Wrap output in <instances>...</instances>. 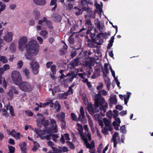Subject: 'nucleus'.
<instances>
[{"label":"nucleus","instance_id":"f8f14e48","mask_svg":"<svg viewBox=\"0 0 153 153\" xmlns=\"http://www.w3.org/2000/svg\"><path fill=\"white\" fill-rule=\"evenodd\" d=\"M13 37V33L11 32H8L5 33V35L3 36V39L6 42H9L12 41Z\"/></svg>","mask_w":153,"mask_h":153},{"label":"nucleus","instance_id":"a878e982","mask_svg":"<svg viewBox=\"0 0 153 153\" xmlns=\"http://www.w3.org/2000/svg\"><path fill=\"white\" fill-rule=\"evenodd\" d=\"M34 2L36 4L39 5H43L45 4L46 2L45 0H33Z\"/></svg>","mask_w":153,"mask_h":153},{"label":"nucleus","instance_id":"9d476101","mask_svg":"<svg viewBox=\"0 0 153 153\" xmlns=\"http://www.w3.org/2000/svg\"><path fill=\"white\" fill-rule=\"evenodd\" d=\"M95 25L96 26L97 28L99 30L100 32H102L105 28L103 23H100L98 18H97L94 20Z\"/></svg>","mask_w":153,"mask_h":153},{"label":"nucleus","instance_id":"473e14b6","mask_svg":"<svg viewBox=\"0 0 153 153\" xmlns=\"http://www.w3.org/2000/svg\"><path fill=\"white\" fill-rule=\"evenodd\" d=\"M84 58L85 59H86L88 60L87 61H86V65L88 64V62H94L95 60V59L94 58H91L90 57H89V56H88L87 57H84Z\"/></svg>","mask_w":153,"mask_h":153},{"label":"nucleus","instance_id":"f257e3e1","mask_svg":"<svg viewBox=\"0 0 153 153\" xmlns=\"http://www.w3.org/2000/svg\"><path fill=\"white\" fill-rule=\"evenodd\" d=\"M98 93L96 95L94 98L95 102L94 106L91 103H88L87 105L88 110L91 115L99 111L100 109L99 107L100 105L101 106L102 109L104 112L106 111L107 108H108L107 103L105 102V99L101 96V95H106V91L104 90H102L99 91Z\"/></svg>","mask_w":153,"mask_h":153},{"label":"nucleus","instance_id":"c756f323","mask_svg":"<svg viewBox=\"0 0 153 153\" xmlns=\"http://www.w3.org/2000/svg\"><path fill=\"white\" fill-rule=\"evenodd\" d=\"M113 112L115 114L114 115L113 114L112 111L111 110L109 111H108V114H110L111 115H112L113 114V117H116L117 116H118V111H117L116 110H114L113 111Z\"/></svg>","mask_w":153,"mask_h":153},{"label":"nucleus","instance_id":"20e7f679","mask_svg":"<svg viewBox=\"0 0 153 153\" xmlns=\"http://www.w3.org/2000/svg\"><path fill=\"white\" fill-rule=\"evenodd\" d=\"M29 56L27 57L25 56L26 59L31 61L30 63V68L32 69V71L33 74L35 75L39 73L38 69L39 68V65L38 63L35 61V58L33 57L31 53L29 54Z\"/></svg>","mask_w":153,"mask_h":153},{"label":"nucleus","instance_id":"5fc2aeb1","mask_svg":"<svg viewBox=\"0 0 153 153\" xmlns=\"http://www.w3.org/2000/svg\"><path fill=\"white\" fill-rule=\"evenodd\" d=\"M83 10L82 9V8L80 9H78L77 11H76L75 14L77 16H79L80 14H82V13Z\"/></svg>","mask_w":153,"mask_h":153},{"label":"nucleus","instance_id":"dca6fc26","mask_svg":"<svg viewBox=\"0 0 153 153\" xmlns=\"http://www.w3.org/2000/svg\"><path fill=\"white\" fill-rule=\"evenodd\" d=\"M22 152H25L27 151L26 144L25 142L20 143L19 144Z\"/></svg>","mask_w":153,"mask_h":153},{"label":"nucleus","instance_id":"774afa93","mask_svg":"<svg viewBox=\"0 0 153 153\" xmlns=\"http://www.w3.org/2000/svg\"><path fill=\"white\" fill-rule=\"evenodd\" d=\"M10 68V66L8 64H5L3 66V69L4 71L9 69Z\"/></svg>","mask_w":153,"mask_h":153},{"label":"nucleus","instance_id":"0eeeda50","mask_svg":"<svg viewBox=\"0 0 153 153\" xmlns=\"http://www.w3.org/2000/svg\"><path fill=\"white\" fill-rule=\"evenodd\" d=\"M103 121L105 126L102 128V132L105 134L107 133L108 131H111L113 128L111 121L106 118H103Z\"/></svg>","mask_w":153,"mask_h":153},{"label":"nucleus","instance_id":"f3484780","mask_svg":"<svg viewBox=\"0 0 153 153\" xmlns=\"http://www.w3.org/2000/svg\"><path fill=\"white\" fill-rule=\"evenodd\" d=\"M100 69H96L94 72L93 74L91 76V78L92 79H95L97 77L99 76L100 75Z\"/></svg>","mask_w":153,"mask_h":153},{"label":"nucleus","instance_id":"6e6552de","mask_svg":"<svg viewBox=\"0 0 153 153\" xmlns=\"http://www.w3.org/2000/svg\"><path fill=\"white\" fill-rule=\"evenodd\" d=\"M119 134H113L111 140V141L114 143V147H116L117 143L121 142L124 143V141L125 140V135L123 134L121 137L120 140Z\"/></svg>","mask_w":153,"mask_h":153},{"label":"nucleus","instance_id":"a18cd8bd","mask_svg":"<svg viewBox=\"0 0 153 153\" xmlns=\"http://www.w3.org/2000/svg\"><path fill=\"white\" fill-rule=\"evenodd\" d=\"M94 51L96 53L95 56H98L100 55H101V53L100 52V50L99 48H97L94 50Z\"/></svg>","mask_w":153,"mask_h":153},{"label":"nucleus","instance_id":"f704fd0d","mask_svg":"<svg viewBox=\"0 0 153 153\" xmlns=\"http://www.w3.org/2000/svg\"><path fill=\"white\" fill-rule=\"evenodd\" d=\"M114 36H113L111 38V39L109 41V43H108L107 47V48L108 49H110V48L113 45V43L114 42Z\"/></svg>","mask_w":153,"mask_h":153},{"label":"nucleus","instance_id":"412c9836","mask_svg":"<svg viewBox=\"0 0 153 153\" xmlns=\"http://www.w3.org/2000/svg\"><path fill=\"white\" fill-rule=\"evenodd\" d=\"M50 4V5L51 6H53L54 5V7L52 8V11H54L55 10L57 6V5L56 4V0H51Z\"/></svg>","mask_w":153,"mask_h":153},{"label":"nucleus","instance_id":"72a5a7b5","mask_svg":"<svg viewBox=\"0 0 153 153\" xmlns=\"http://www.w3.org/2000/svg\"><path fill=\"white\" fill-rule=\"evenodd\" d=\"M48 32L47 30H42L40 33V34L43 36L44 38H46L47 37Z\"/></svg>","mask_w":153,"mask_h":153},{"label":"nucleus","instance_id":"338daca9","mask_svg":"<svg viewBox=\"0 0 153 153\" xmlns=\"http://www.w3.org/2000/svg\"><path fill=\"white\" fill-rule=\"evenodd\" d=\"M86 145V146L87 148L90 149V150L91 149H93V148L92 147V146H91V145L89 144L88 142L86 143H85Z\"/></svg>","mask_w":153,"mask_h":153},{"label":"nucleus","instance_id":"3c124183","mask_svg":"<svg viewBox=\"0 0 153 153\" xmlns=\"http://www.w3.org/2000/svg\"><path fill=\"white\" fill-rule=\"evenodd\" d=\"M8 98L9 100H11L12 99L13 96V93L10 92V91H9V92H8Z\"/></svg>","mask_w":153,"mask_h":153},{"label":"nucleus","instance_id":"0e129e2a","mask_svg":"<svg viewBox=\"0 0 153 153\" xmlns=\"http://www.w3.org/2000/svg\"><path fill=\"white\" fill-rule=\"evenodd\" d=\"M59 98L60 99H62V98L66 99V97H65V96L64 93H61L59 94L58 95Z\"/></svg>","mask_w":153,"mask_h":153},{"label":"nucleus","instance_id":"4468645a","mask_svg":"<svg viewBox=\"0 0 153 153\" xmlns=\"http://www.w3.org/2000/svg\"><path fill=\"white\" fill-rule=\"evenodd\" d=\"M80 114L79 115H81V116H82V118H81V117H80V120H79V121H81L82 122L84 123H86V120L85 119V113L82 107L81 106L80 108Z\"/></svg>","mask_w":153,"mask_h":153},{"label":"nucleus","instance_id":"e433bc0d","mask_svg":"<svg viewBox=\"0 0 153 153\" xmlns=\"http://www.w3.org/2000/svg\"><path fill=\"white\" fill-rule=\"evenodd\" d=\"M93 42L97 44V45H101L103 42V39H100L99 40H94Z\"/></svg>","mask_w":153,"mask_h":153},{"label":"nucleus","instance_id":"603ef678","mask_svg":"<svg viewBox=\"0 0 153 153\" xmlns=\"http://www.w3.org/2000/svg\"><path fill=\"white\" fill-rule=\"evenodd\" d=\"M103 75L104 76V79L105 83H107L108 82H109V79L107 75L105 74L104 72H103Z\"/></svg>","mask_w":153,"mask_h":153},{"label":"nucleus","instance_id":"bf43d9fd","mask_svg":"<svg viewBox=\"0 0 153 153\" xmlns=\"http://www.w3.org/2000/svg\"><path fill=\"white\" fill-rule=\"evenodd\" d=\"M81 1L82 7L88 5L87 0H81Z\"/></svg>","mask_w":153,"mask_h":153},{"label":"nucleus","instance_id":"5701e85b","mask_svg":"<svg viewBox=\"0 0 153 153\" xmlns=\"http://www.w3.org/2000/svg\"><path fill=\"white\" fill-rule=\"evenodd\" d=\"M43 22H45L46 24L48 25H50L51 24V21L47 20L46 17H44L43 18L42 20H39L38 22V24L39 25H41Z\"/></svg>","mask_w":153,"mask_h":153},{"label":"nucleus","instance_id":"58836bf2","mask_svg":"<svg viewBox=\"0 0 153 153\" xmlns=\"http://www.w3.org/2000/svg\"><path fill=\"white\" fill-rule=\"evenodd\" d=\"M34 15L35 16V19L36 20H38L40 16V13L36 10H35L33 12Z\"/></svg>","mask_w":153,"mask_h":153},{"label":"nucleus","instance_id":"423d86ee","mask_svg":"<svg viewBox=\"0 0 153 153\" xmlns=\"http://www.w3.org/2000/svg\"><path fill=\"white\" fill-rule=\"evenodd\" d=\"M17 85L19 88L22 91L25 92H29L32 91L33 88L31 86L29 82L26 81H22Z\"/></svg>","mask_w":153,"mask_h":153},{"label":"nucleus","instance_id":"2f4dec72","mask_svg":"<svg viewBox=\"0 0 153 153\" xmlns=\"http://www.w3.org/2000/svg\"><path fill=\"white\" fill-rule=\"evenodd\" d=\"M9 91H10V92H12L13 94L14 93L16 94H19V91L14 86H12Z\"/></svg>","mask_w":153,"mask_h":153},{"label":"nucleus","instance_id":"13d9d810","mask_svg":"<svg viewBox=\"0 0 153 153\" xmlns=\"http://www.w3.org/2000/svg\"><path fill=\"white\" fill-rule=\"evenodd\" d=\"M82 139L83 140L85 143L88 142V140L84 136V134H80Z\"/></svg>","mask_w":153,"mask_h":153},{"label":"nucleus","instance_id":"a211bd4d","mask_svg":"<svg viewBox=\"0 0 153 153\" xmlns=\"http://www.w3.org/2000/svg\"><path fill=\"white\" fill-rule=\"evenodd\" d=\"M110 105L111 104H116L117 102V100L115 95H113L111 96L109 100Z\"/></svg>","mask_w":153,"mask_h":153},{"label":"nucleus","instance_id":"052dcab7","mask_svg":"<svg viewBox=\"0 0 153 153\" xmlns=\"http://www.w3.org/2000/svg\"><path fill=\"white\" fill-rule=\"evenodd\" d=\"M92 38V39L93 41V42L94 40H99L100 39H100V34H98L97 36L94 38L93 39V37H91Z\"/></svg>","mask_w":153,"mask_h":153},{"label":"nucleus","instance_id":"2eb2a0df","mask_svg":"<svg viewBox=\"0 0 153 153\" xmlns=\"http://www.w3.org/2000/svg\"><path fill=\"white\" fill-rule=\"evenodd\" d=\"M56 116L59 121H62L65 120V113L64 112L58 113L56 114Z\"/></svg>","mask_w":153,"mask_h":153},{"label":"nucleus","instance_id":"37998d69","mask_svg":"<svg viewBox=\"0 0 153 153\" xmlns=\"http://www.w3.org/2000/svg\"><path fill=\"white\" fill-rule=\"evenodd\" d=\"M95 6L96 7L97 9L99 10V12L100 13V14H101L102 12L103 11L101 6L98 3L95 4Z\"/></svg>","mask_w":153,"mask_h":153},{"label":"nucleus","instance_id":"cd10ccee","mask_svg":"<svg viewBox=\"0 0 153 153\" xmlns=\"http://www.w3.org/2000/svg\"><path fill=\"white\" fill-rule=\"evenodd\" d=\"M33 142H34V145L32 149V150L34 151H36L40 146L39 143L37 142L34 141H33Z\"/></svg>","mask_w":153,"mask_h":153},{"label":"nucleus","instance_id":"ddd939ff","mask_svg":"<svg viewBox=\"0 0 153 153\" xmlns=\"http://www.w3.org/2000/svg\"><path fill=\"white\" fill-rule=\"evenodd\" d=\"M81 54L82 53H80L79 55L71 62V65H72L73 66H76L79 64V60L82 58V57L81 56Z\"/></svg>","mask_w":153,"mask_h":153},{"label":"nucleus","instance_id":"c03bdc74","mask_svg":"<svg viewBox=\"0 0 153 153\" xmlns=\"http://www.w3.org/2000/svg\"><path fill=\"white\" fill-rule=\"evenodd\" d=\"M55 107L58 106V107L56 109V111L57 112H59L61 108V106L60 104L59 103V102L57 101L55 102L54 104Z\"/></svg>","mask_w":153,"mask_h":153},{"label":"nucleus","instance_id":"7c9ffc66","mask_svg":"<svg viewBox=\"0 0 153 153\" xmlns=\"http://www.w3.org/2000/svg\"><path fill=\"white\" fill-rule=\"evenodd\" d=\"M41 123L45 128L46 126H48L49 124V121L48 120H41Z\"/></svg>","mask_w":153,"mask_h":153},{"label":"nucleus","instance_id":"4c0bfd02","mask_svg":"<svg viewBox=\"0 0 153 153\" xmlns=\"http://www.w3.org/2000/svg\"><path fill=\"white\" fill-rule=\"evenodd\" d=\"M85 24L88 25L89 26V27H91V28L92 29L93 28V25L91 23V21L90 19H87L86 20Z\"/></svg>","mask_w":153,"mask_h":153},{"label":"nucleus","instance_id":"ea45409f","mask_svg":"<svg viewBox=\"0 0 153 153\" xmlns=\"http://www.w3.org/2000/svg\"><path fill=\"white\" fill-rule=\"evenodd\" d=\"M8 148L9 150V152L8 153H14L15 150V148L12 146H8Z\"/></svg>","mask_w":153,"mask_h":153},{"label":"nucleus","instance_id":"79ce46f5","mask_svg":"<svg viewBox=\"0 0 153 153\" xmlns=\"http://www.w3.org/2000/svg\"><path fill=\"white\" fill-rule=\"evenodd\" d=\"M2 115L6 117H7L9 116V114L7 112V110L5 109H3L2 111Z\"/></svg>","mask_w":153,"mask_h":153},{"label":"nucleus","instance_id":"39448f33","mask_svg":"<svg viewBox=\"0 0 153 153\" xmlns=\"http://www.w3.org/2000/svg\"><path fill=\"white\" fill-rule=\"evenodd\" d=\"M11 77L13 83L16 85H19L22 81V76L18 71H13L11 74Z\"/></svg>","mask_w":153,"mask_h":153},{"label":"nucleus","instance_id":"864d4df0","mask_svg":"<svg viewBox=\"0 0 153 153\" xmlns=\"http://www.w3.org/2000/svg\"><path fill=\"white\" fill-rule=\"evenodd\" d=\"M120 131L121 133H125L126 131V127L125 125L121 126L120 128Z\"/></svg>","mask_w":153,"mask_h":153},{"label":"nucleus","instance_id":"49530a36","mask_svg":"<svg viewBox=\"0 0 153 153\" xmlns=\"http://www.w3.org/2000/svg\"><path fill=\"white\" fill-rule=\"evenodd\" d=\"M16 140H19L23 137L22 134H10Z\"/></svg>","mask_w":153,"mask_h":153},{"label":"nucleus","instance_id":"4d7b16f0","mask_svg":"<svg viewBox=\"0 0 153 153\" xmlns=\"http://www.w3.org/2000/svg\"><path fill=\"white\" fill-rule=\"evenodd\" d=\"M9 110H10V114L12 116H13L14 114L13 107L12 106H9Z\"/></svg>","mask_w":153,"mask_h":153},{"label":"nucleus","instance_id":"6ab92c4d","mask_svg":"<svg viewBox=\"0 0 153 153\" xmlns=\"http://www.w3.org/2000/svg\"><path fill=\"white\" fill-rule=\"evenodd\" d=\"M43 134H38L37 136L36 137H40L41 139H46L47 140H49L51 139V135L49 134H47L46 136H43L42 135Z\"/></svg>","mask_w":153,"mask_h":153},{"label":"nucleus","instance_id":"e2e57ef3","mask_svg":"<svg viewBox=\"0 0 153 153\" xmlns=\"http://www.w3.org/2000/svg\"><path fill=\"white\" fill-rule=\"evenodd\" d=\"M0 6H1V7L0 9V13L3 10H4L6 8V5L5 4H1L0 5Z\"/></svg>","mask_w":153,"mask_h":153},{"label":"nucleus","instance_id":"393cba45","mask_svg":"<svg viewBox=\"0 0 153 153\" xmlns=\"http://www.w3.org/2000/svg\"><path fill=\"white\" fill-rule=\"evenodd\" d=\"M53 18L55 21L58 22H60L62 19L61 16L58 14L55 15L53 16Z\"/></svg>","mask_w":153,"mask_h":153},{"label":"nucleus","instance_id":"b1692460","mask_svg":"<svg viewBox=\"0 0 153 153\" xmlns=\"http://www.w3.org/2000/svg\"><path fill=\"white\" fill-rule=\"evenodd\" d=\"M3 84V85L5 88L7 86V83L6 81L4 78L2 76L0 75V84Z\"/></svg>","mask_w":153,"mask_h":153},{"label":"nucleus","instance_id":"bb28decb","mask_svg":"<svg viewBox=\"0 0 153 153\" xmlns=\"http://www.w3.org/2000/svg\"><path fill=\"white\" fill-rule=\"evenodd\" d=\"M75 36L76 37L77 36V35L75 34V33H72L70 37L68 39L69 42L71 44H73L74 43V39L72 37V36Z\"/></svg>","mask_w":153,"mask_h":153},{"label":"nucleus","instance_id":"6e6d98bb","mask_svg":"<svg viewBox=\"0 0 153 153\" xmlns=\"http://www.w3.org/2000/svg\"><path fill=\"white\" fill-rule=\"evenodd\" d=\"M113 124L114 127V128L115 130H118L119 128V126L120 125L118 124L115 121H114Z\"/></svg>","mask_w":153,"mask_h":153},{"label":"nucleus","instance_id":"9b49d317","mask_svg":"<svg viewBox=\"0 0 153 153\" xmlns=\"http://www.w3.org/2000/svg\"><path fill=\"white\" fill-rule=\"evenodd\" d=\"M59 148L60 149H58L54 147H52V149L55 153H61L62 152H67L68 151V148L65 146H63V147H59Z\"/></svg>","mask_w":153,"mask_h":153},{"label":"nucleus","instance_id":"1a4fd4ad","mask_svg":"<svg viewBox=\"0 0 153 153\" xmlns=\"http://www.w3.org/2000/svg\"><path fill=\"white\" fill-rule=\"evenodd\" d=\"M82 9L83 11L86 12V14L85 15V18H91L93 15V12L91 8L88 6V5L82 7Z\"/></svg>","mask_w":153,"mask_h":153},{"label":"nucleus","instance_id":"680f3d73","mask_svg":"<svg viewBox=\"0 0 153 153\" xmlns=\"http://www.w3.org/2000/svg\"><path fill=\"white\" fill-rule=\"evenodd\" d=\"M102 148V143L100 144L97 148V152L98 153H101V149Z\"/></svg>","mask_w":153,"mask_h":153},{"label":"nucleus","instance_id":"de8ad7c7","mask_svg":"<svg viewBox=\"0 0 153 153\" xmlns=\"http://www.w3.org/2000/svg\"><path fill=\"white\" fill-rule=\"evenodd\" d=\"M23 63L22 60L19 61L17 63V68H21L23 65Z\"/></svg>","mask_w":153,"mask_h":153},{"label":"nucleus","instance_id":"c9c22d12","mask_svg":"<svg viewBox=\"0 0 153 153\" xmlns=\"http://www.w3.org/2000/svg\"><path fill=\"white\" fill-rule=\"evenodd\" d=\"M77 53V51L76 49L74 48L72 49L71 52V56L72 58L75 56Z\"/></svg>","mask_w":153,"mask_h":153},{"label":"nucleus","instance_id":"7ed1b4c3","mask_svg":"<svg viewBox=\"0 0 153 153\" xmlns=\"http://www.w3.org/2000/svg\"><path fill=\"white\" fill-rule=\"evenodd\" d=\"M51 124L53 126L51 128H45L43 130L40 129L38 128H35L34 131L36 134H39L42 133V131L45 134H51L52 133H56L58 131V129L56 127V122L55 120L53 119H50Z\"/></svg>","mask_w":153,"mask_h":153},{"label":"nucleus","instance_id":"a19ab883","mask_svg":"<svg viewBox=\"0 0 153 153\" xmlns=\"http://www.w3.org/2000/svg\"><path fill=\"white\" fill-rule=\"evenodd\" d=\"M51 69L53 74H55L56 73V66L55 65H53L51 67Z\"/></svg>","mask_w":153,"mask_h":153},{"label":"nucleus","instance_id":"69168bd1","mask_svg":"<svg viewBox=\"0 0 153 153\" xmlns=\"http://www.w3.org/2000/svg\"><path fill=\"white\" fill-rule=\"evenodd\" d=\"M98 122V123L99 124V125H100L101 127L102 128H103V121L101 119L98 120V121H97Z\"/></svg>","mask_w":153,"mask_h":153},{"label":"nucleus","instance_id":"8fccbe9b","mask_svg":"<svg viewBox=\"0 0 153 153\" xmlns=\"http://www.w3.org/2000/svg\"><path fill=\"white\" fill-rule=\"evenodd\" d=\"M91 52L90 51H89L88 52L87 51H85L83 53V55L84 57H87L88 56H89V55H91Z\"/></svg>","mask_w":153,"mask_h":153},{"label":"nucleus","instance_id":"09e8293b","mask_svg":"<svg viewBox=\"0 0 153 153\" xmlns=\"http://www.w3.org/2000/svg\"><path fill=\"white\" fill-rule=\"evenodd\" d=\"M95 120L97 121L101 119L102 117L99 114H96L94 115Z\"/></svg>","mask_w":153,"mask_h":153},{"label":"nucleus","instance_id":"f03ea898","mask_svg":"<svg viewBox=\"0 0 153 153\" xmlns=\"http://www.w3.org/2000/svg\"><path fill=\"white\" fill-rule=\"evenodd\" d=\"M39 45L36 41L31 40L27 43L26 36H22L19 39L18 42V48L19 50L23 51L26 48L27 52L25 56L28 58L31 53L33 56H36L39 52Z\"/></svg>","mask_w":153,"mask_h":153},{"label":"nucleus","instance_id":"c85d7f7f","mask_svg":"<svg viewBox=\"0 0 153 153\" xmlns=\"http://www.w3.org/2000/svg\"><path fill=\"white\" fill-rule=\"evenodd\" d=\"M1 61L4 64L7 63L8 62L6 57L4 56H1L0 54V62Z\"/></svg>","mask_w":153,"mask_h":153},{"label":"nucleus","instance_id":"4be33fe9","mask_svg":"<svg viewBox=\"0 0 153 153\" xmlns=\"http://www.w3.org/2000/svg\"><path fill=\"white\" fill-rule=\"evenodd\" d=\"M71 118L72 120L75 121L77 122L80 119L81 115L79 114V117L77 118L76 114L74 113H72L71 114Z\"/></svg>","mask_w":153,"mask_h":153},{"label":"nucleus","instance_id":"aec40b11","mask_svg":"<svg viewBox=\"0 0 153 153\" xmlns=\"http://www.w3.org/2000/svg\"><path fill=\"white\" fill-rule=\"evenodd\" d=\"M23 72L24 73L27 79H29L30 78L29 76L30 72L29 70L27 68H25L23 69Z\"/></svg>","mask_w":153,"mask_h":153}]
</instances>
